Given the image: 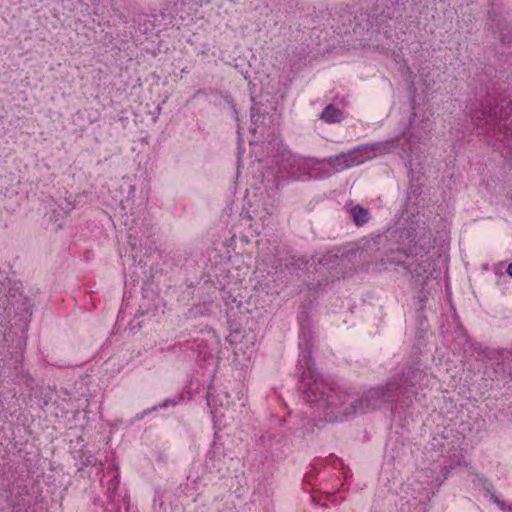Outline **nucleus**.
I'll list each match as a JSON object with an SVG mask.
<instances>
[{
	"label": "nucleus",
	"mask_w": 512,
	"mask_h": 512,
	"mask_svg": "<svg viewBox=\"0 0 512 512\" xmlns=\"http://www.w3.org/2000/svg\"><path fill=\"white\" fill-rule=\"evenodd\" d=\"M412 486H417L418 494L413 496V501L420 505L419 512H425L426 505L431 499L432 492L430 489L423 487L421 483L412 484Z\"/></svg>",
	"instance_id": "nucleus-15"
},
{
	"label": "nucleus",
	"mask_w": 512,
	"mask_h": 512,
	"mask_svg": "<svg viewBox=\"0 0 512 512\" xmlns=\"http://www.w3.org/2000/svg\"><path fill=\"white\" fill-rule=\"evenodd\" d=\"M421 145L420 138L413 136L397 137L386 142H379L372 145L359 146L341 152L339 154L326 157L322 160L324 164L329 166L334 172L358 166L385 152L401 151V157L409 158L410 154L419 150Z\"/></svg>",
	"instance_id": "nucleus-2"
},
{
	"label": "nucleus",
	"mask_w": 512,
	"mask_h": 512,
	"mask_svg": "<svg viewBox=\"0 0 512 512\" xmlns=\"http://www.w3.org/2000/svg\"><path fill=\"white\" fill-rule=\"evenodd\" d=\"M277 171L274 174L277 186L289 181H305L311 177V171L318 163L315 159L304 158L283 148L276 156Z\"/></svg>",
	"instance_id": "nucleus-5"
},
{
	"label": "nucleus",
	"mask_w": 512,
	"mask_h": 512,
	"mask_svg": "<svg viewBox=\"0 0 512 512\" xmlns=\"http://www.w3.org/2000/svg\"><path fill=\"white\" fill-rule=\"evenodd\" d=\"M501 358L504 362H507L509 369V376L512 379V350L511 351H503L501 353Z\"/></svg>",
	"instance_id": "nucleus-22"
},
{
	"label": "nucleus",
	"mask_w": 512,
	"mask_h": 512,
	"mask_svg": "<svg viewBox=\"0 0 512 512\" xmlns=\"http://www.w3.org/2000/svg\"><path fill=\"white\" fill-rule=\"evenodd\" d=\"M471 346L473 347L474 351L477 352L478 357H481V356L488 357L489 356L488 349L483 348L482 345L472 344Z\"/></svg>",
	"instance_id": "nucleus-23"
},
{
	"label": "nucleus",
	"mask_w": 512,
	"mask_h": 512,
	"mask_svg": "<svg viewBox=\"0 0 512 512\" xmlns=\"http://www.w3.org/2000/svg\"><path fill=\"white\" fill-rule=\"evenodd\" d=\"M343 117V112L332 104L327 105L321 113V119L330 124L342 121Z\"/></svg>",
	"instance_id": "nucleus-16"
},
{
	"label": "nucleus",
	"mask_w": 512,
	"mask_h": 512,
	"mask_svg": "<svg viewBox=\"0 0 512 512\" xmlns=\"http://www.w3.org/2000/svg\"><path fill=\"white\" fill-rule=\"evenodd\" d=\"M275 212V206L272 202L264 203L261 208H254L247 210L248 218L257 223L260 222L261 225L267 226L270 223V217Z\"/></svg>",
	"instance_id": "nucleus-11"
},
{
	"label": "nucleus",
	"mask_w": 512,
	"mask_h": 512,
	"mask_svg": "<svg viewBox=\"0 0 512 512\" xmlns=\"http://www.w3.org/2000/svg\"><path fill=\"white\" fill-rule=\"evenodd\" d=\"M94 18L92 22L97 25L101 30L100 33L96 36L95 41L103 44L104 46L110 45L114 40V35L109 29L111 28V24L109 20H105L104 17H100L97 11L94 12Z\"/></svg>",
	"instance_id": "nucleus-10"
},
{
	"label": "nucleus",
	"mask_w": 512,
	"mask_h": 512,
	"mask_svg": "<svg viewBox=\"0 0 512 512\" xmlns=\"http://www.w3.org/2000/svg\"><path fill=\"white\" fill-rule=\"evenodd\" d=\"M299 330L300 374L299 389L303 399L315 410V416L325 422H342L351 416L364 414L389 404L394 414L406 415L407 410L418 402L423 389L426 373L414 367L404 368L394 375L385 386H378L356 397L327 383L316 370L311 356L312 331L301 318Z\"/></svg>",
	"instance_id": "nucleus-1"
},
{
	"label": "nucleus",
	"mask_w": 512,
	"mask_h": 512,
	"mask_svg": "<svg viewBox=\"0 0 512 512\" xmlns=\"http://www.w3.org/2000/svg\"><path fill=\"white\" fill-rule=\"evenodd\" d=\"M264 119V116L262 115V113L260 112V108L257 107L256 105L252 106L251 108V127H250V131L252 133H255L257 131V124L258 122L262 121Z\"/></svg>",
	"instance_id": "nucleus-18"
},
{
	"label": "nucleus",
	"mask_w": 512,
	"mask_h": 512,
	"mask_svg": "<svg viewBox=\"0 0 512 512\" xmlns=\"http://www.w3.org/2000/svg\"><path fill=\"white\" fill-rule=\"evenodd\" d=\"M206 398L208 406L214 410H216L218 406L228 409L233 404L232 396L228 392L222 391L214 395L210 387L207 391ZM214 413H216V411H214Z\"/></svg>",
	"instance_id": "nucleus-12"
},
{
	"label": "nucleus",
	"mask_w": 512,
	"mask_h": 512,
	"mask_svg": "<svg viewBox=\"0 0 512 512\" xmlns=\"http://www.w3.org/2000/svg\"><path fill=\"white\" fill-rule=\"evenodd\" d=\"M507 273L512 277V263L507 268Z\"/></svg>",
	"instance_id": "nucleus-26"
},
{
	"label": "nucleus",
	"mask_w": 512,
	"mask_h": 512,
	"mask_svg": "<svg viewBox=\"0 0 512 512\" xmlns=\"http://www.w3.org/2000/svg\"><path fill=\"white\" fill-rule=\"evenodd\" d=\"M503 44L512 46V30L506 27L500 31ZM512 57V50L509 52ZM482 109L472 115V120L477 127L485 128V132L491 133L498 140L512 149V99L501 98L499 101L489 102V108L482 104Z\"/></svg>",
	"instance_id": "nucleus-3"
},
{
	"label": "nucleus",
	"mask_w": 512,
	"mask_h": 512,
	"mask_svg": "<svg viewBox=\"0 0 512 512\" xmlns=\"http://www.w3.org/2000/svg\"><path fill=\"white\" fill-rule=\"evenodd\" d=\"M17 377L19 381L23 382L29 390L33 389L34 379L28 371L25 372L23 369H21Z\"/></svg>",
	"instance_id": "nucleus-20"
},
{
	"label": "nucleus",
	"mask_w": 512,
	"mask_h": 512,
	"mask_svg": "<svg viewBox=\"0 0 512 512\" xmlns=\"http://www.w3.org/2000/svg\"><path fill=\"white\" fill-rule=\"evenodd\" d=\"M426 459L432 462L439 461L446 457L455 465H460L464 459L460 445L454 440H450L447 435L435 434L425 447Z\"/></svg>",
	"instance_id": "nucleus-6"
},
{
	"label": "nucleus",
	"mask_w": 512,
	"mask_h": 512,
	"mask_svg": "<svg viewBox=\"0 0 512 512\" xmlns=\"http://www.w3.org/2000/svg\"><path fill=\"white\" fill-rule=\"evenodd\" d=\"M82 465L97 467L100 471H102V467H103L102 461L99 460L95 455H93L91 453H85L83 455Z\"/></svg>",
	"instance_id": "nucleus-19"
},
{
	"label": "nucleus",
	"mask_w": 512,
	"mask_h": 512,
	"mask_svg": "<svg viewBox=\"0 0 512 512\" xmlns=\"http://www.w3.org/2000/svg\"><path fill=\"white\" fill-rule=\"evenodd\" d=\"M107 497L116 508L120 507L121 502H125L126 495L119 492V475L117 472L107 483Z\"/></svg>",
	"instance_id": "nucleus-13"
},
{
	"label": "nucleus",
	"mask_w": 512,
	"mask_h": 512,
	"mask_svg": "<svg viewBox=\"0 0 512 512\" xmlns=\"http://www.w3.org/2000/svg\"><path fill=\"white\" fill-rule=\"evenodd\" d=\"M431 248L432 246L429 242L425 244L414 243L409 245L405 251L400 249L392 251L393 256L382 258L380 265L387 269L389 264L401 265L402 258L404 257H419L409 263L407 269L417 282L425 283L433 275L432 264L430 257H428Z\"/></svg>",
	"instance_id": "nucleus-4"
},
{
	"label": "nucleus",
	"mask_w": 512,
	"mask_h": 512,
	"mask_svg": "<svg viewBox=\"0 0 512 512\" xmlns=\"http://www.w3.org/2000/svg\"><path fill=\"white\" fill-rule=\"evenodd\" d=\"M453 465H449V466H443L442 467V473H443V477L441 479H436V482H437V485H441V483L444 481V479H446L447 475L450 473V471L453 469Z\"/></svg>",
	"instance_id": "nucleus-24"
},
{
	"label": "nucleus",
	"mask_w": 512,
	"mask_h": 512,
	"mask_svg": "<svg viewBox=\"0 0 512 512\" xmlns=\"http://www.w3.org/2000/svg\"><path fill=\"white\" fill-rule=\"evenodd\" d=\"M183 401H184L183 394L174 395L172 397H169V398L165 399L160 404L155 405L152 408L143 411L140 415H138V419H143L145 415L151 413L152 411H156L158 409H165V408H169V407H174V406L180 404Z\"/></svg>",
	"instance_id": "nucleus-14"
},
{
	"label": "nucleus",
	"mask_w": 512,
	"mask_h": 512,
	"mask_svg": "<svg viewBox=\"0 0 512 512\" xmlns=\"http://www.w3.org/2000/svg\"><path fill=\"white\" fill-rule=\"evenodd\" d=\"M129 326L132 331H134L136 329H140L141 328L140 316L135 315V317L130 321Z\"/></svg>",
	"instance_id": "nucleus-25"
},
{
	"label": "nucleus",
	"mask_w": 512,
	"mask_h": 512,
	"mask_svg": "<svg viewBox=\"0 0 512 512\" xmlns=\"http://www.w3.org/2000/svg\"><path fill=\"white\" fill-rule=\"evenodd\" d=\"M221 471L219 463L214 459L213 454L210 452L207 456L205 465H193L187 477V482L184 485L183 492L193 495L190 490L197 491L200 484L206 485V474H215Z\"/></svg>",
	"instance_id": "nucleus-7"
},
{
	"label": "nucleus",
	"mask_w": 512,
	"mask_h": 512,
	"mask_svg": "<svg viewBox=\"0 0 512 512\" xmlns=\"http://www.w3.org/2000/svg\"><path fill=\"white\" fill-rule=\"evenodd\" d=\"M493 502L500 508L503 512H512V504L508 505L504 501L500 500L497 496H492Z\"/></svg>",
	"instance_id": "nucleus-21"
},
{
	"label": "nucleus",
	"mask_w": 512,
	"mask_h": 512,
	"mask_svg": "<svg viewBox=\"0 0 512 512\" xmlns=\"http://www.w3.org/2000/svg\"><path fill=\"white\" fill-rule=\"evenodd\" d=\"M399 6V0H379L375 11L370 15L372 22L370 28L380 29L387 20L393 19Z\"/></svg>",
	"instance_id": "nucleus-8"
},
{
	"label": "nucleus",
	"mask_w": 512,
	"mask_h": 512,
	"mask_svg": "<svg viewBox=\"0 0 512 512\" xmlns=\"http://www.w3.org/2000/svg\"><path fill=\"white\" fill-rule=\"evenodd\" d=\"M9 294L10 296L6 293L0 292V342L5 337V326L15 306V303L12 300L15 298V293H12V290L10 289Z\"/></svg>",
	"instance_id": "nucleus-9"
},
{
	"label": "nucleus",
	"mask_w": 512,
	"mask_h": 512,
	"mask_svg": "<svg viewBox=\"0 0 512 512\" xmlns=\"http://www.w3.org/2000/svg\"><path fill=\"white\" fill-rule=\"evenodd\" d=\"M351 218L357 226L366 224L369 220V212L367 209L356 205L350 210Z\"/></svg>",
	"instance_id": "nucleus-17"
}]
</instances>
